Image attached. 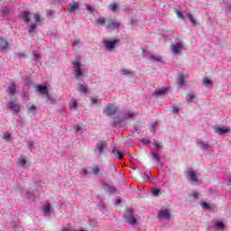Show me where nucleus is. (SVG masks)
Segmentation results:
<instances>
[{"instance_id": "1", "label": "nucleus", "mask_w": 231, "mask_h": 231, "mask_svg": "<svg viewBox=\"0 0 231 231\" xmlns=\"http://www.w3.org/2000/svg\"><path fill=\"white\" fill-rule=\"evenodd\" d=\"M96 24L97 26H105L107 30H118L120 28V22L116 21V19L113 17H101L96 20Z\"/></svg>"}, {"instance_id": "2", "label": "nucleus", "mask_w": 231, "mask_h": 231, "mask_svg": "<svg viewBox=\"0 0 231 231\" xmlns=\"http://www.w3.org/2000/svg\"><path fill=\"white\" fill-rule=\"evenodd\" d=\"M124 217H125L126 223H129V225H134V223H136V218L134 217V215L133 214V209H126L125 211Z\"/></svg>"}, {"instance_id": "3", "label": "nucleus", "mask_w": 231, "mask_h": 231, "mask_svg": "<svg viewBox=\"0 0 231 231\" xmlns=\"http://www.w3.org/2000/svg\"><path fill=\"white\" fill-rule=\"evenodd\" d=\"M118 108L114 105H107L104 110V113L106 114L107 116H113V115H116Z\"/></svg>"}, {"instance_id": "4", "label": "nucleus", "mask_w": 231, "mask_h": 231, "mask_svg": "<svg viewBox=\"0 0 231 231\" xmlns=\"http://www.w3.org/2000/svg\"><path fill=\"white\" fill-rule=\"evenodd\" d=\"M103 42L106 50H114V48H116V46H118V40H113V41L104 40Z\"/></svg>"}, {"instance_id": "5", "label": "nucleus", "mask_w": 231, "mask_h": 231, "mask_svg": "<svg viewBox=\"0 0 231 231\" xmlns=\"http://www.w3.org/2000/svg\"><path fill=\"white\" fill-rule=\"evenodd\" d=\"M80 9V5L79 2L73 1L71 4H69L67 5V10L69 12V14H73V12H77Z\"/></svg>"}, {"instance_id": "6", "label": "nucleus", "mask_w": 231, "mask_h": 231, "mask_svg": "<svg viewBox=\"0 0 231 231\" xmlns=\"http://www.w3.org/2000/svg\"><path fill=\"white\" fill-rule=\"evenodd\" d=\"M183 50V43L177 42L171 45V51L174 55H178V53H181Z\"/></svg>"}, {"instance_id": "7", "label": "nucleus", "mask_w": 231, "mask_h": 231, "mask_svg": "<svg viewBox=\"0 0 231 231\" xmlns=\"http://www.w3.org/2000/svg\"><path fill=\"white\" fill-rule=\"evenodd\" d=\"M159 219H171V211L169 209L160 210L157 214Z\"/></svg>"}, {"instance_id": "8", "label": "nucleus", "mask_w": 231, "mask_h": 231, "mask_svg": "<svg viewBox=\"0 0 231 231\" xmlns=\"http://www.w3.org/2000/svg\"><path fill=\"white\" fill-rule=\"evenodd\" d=\"M30 15H31V13L29 11H23L18 16L20 17V19H23L25 24H30Z\"/></svg>"}, {"instance_id": "9", "label": "nucleus", "mask_w": 231, "mask_h": 231, "mask_svg": "<svg viewBox=\"0 0 231 231\" xmlns=\"http://www.w3.org/2000/svg\"><path fill=\"white\" fill-rule=\"evenodd\" d=\"M97 149L100 154H103L105 151H107V144L105 141H99L97 143Z\"/></svg>"}, {"instance_id": "10", "label": "nucleus", "mask_w": 231, "mask_h": 231, "mask_svg": "<svg viewBox=\"0 0 231 231\" xmlns=\"http://www.w3.org/2000/svg\"><path fill=\"white\" fill-rule=\"evenodd\" d=\"M8 50V41L5 40V38L0 37V51L5 52Z\"/></svg>"}, {"instance_id": "11", "label": "nucleus", "mask_w": 231, "mask_h": 231, "mask_svg": "<svg viewBox=\"0 0 231 231\" xmlns=\"http://www.w3.org/2000/svg\"><path fill=\"white\" fill-rule=\"evenodd\" d=\"M215 132L217 133V134H220V136H222L223 134H226L228 133H230V128L228 127H223V126H218Z\"/></svg>"}, {"instance_id": "12", "label": "nucleus", "mask_w": 231, "mask_h": 231, "mask_svg": "<svg viewBox=\"0 0 231 231\" xmlns=\"http://www.w3.org/2000/svg\"><path fill=\"white\" fill-rule=\"evenodd\" d=\"M36 91L40 93V95H48V87H46V85H38L36 86Z\"/></svg>"}, {"instance_id": "13", "label": "nucleus", "mask_w": 231, "mask_h": 231, "mask_svg": "<svg viewBox=\"0 0 231 231\" xmlns=\"http://www.w3.org/2000/svg\"><path fill=\"white\" fill-rule=\"evenodd\" d=\"M90 174H93V176H102V171H100V167L96 165L90 168Z\"/></svg>"}, {"instance_id": "14", "label": "nucleus", "mask_w": 231, "mask_h": 231, "mask_svg": "<svg viewBox=\"0 0 231 231\" xmlns=\"http://www.w3.org/2000/svg\"><path fill=\"white\" fill-rule=\"evenodd\" d=\"M137 180L139 183H145L149 180V174L147 173H141L137 176Z\"/></svg>"}, {"instance_id": "15", "label": "nucleus", "mask_w": 231, "mask_h": 231, "mask_svg": "<svg viewBox=\"0 0 231 231\" xmlns=\"http://www.w3.org/2000/svg\"><path fill=\"white\" fill-rule=\"evenodd\" d=\"M9 108L11 111H14V113H19V111H21V106L14 102L9 103Z\"/></svg>"}, {"instance_id": "16", "label": "nucleus", "mask_w": 231, "mask_h": 231, "mask_svg": "<svg viewBox=\"0 0 231 231\" xmlns=\"http://www.w3.org/2000/svg\"><path fill=\"white\" fill-rule=\"evenodd\" d=\"M188 174H189V180L191 181H194L195 183H198L199 181V180L198 179V175H196V172H194L192 171H189Z\"/></svg>"}, {"instance_id": "17", "label": "nucleus", "mask_w": 231, "mask_h": 231, "mask_svg": "<svg viewBox=\"0 0 231 231\" xmlns=\"http://www.w3.org/2000/svg\"><path fill=\"white\" fill-rule=\"evenodd\" d=\"M33 19L37 24H39V23H42V21H45V18L41 17V14L37 13L33 14Z\"/></svg>"}, {"instance_id": "18", "label": "nucleus", "mask_w": 231, "mask_h": 231, "mask_svg": "<svg viewBox=\"0 0 231 231\" xmlns=\"http://www.w3.org/2000/svg\"><path fill=\"white\" fill-rule=\"evenodd\" d=\"M16 88L17 87L15 86V83H11V85L9 86V94L11 95V97H14V95H15Z\"/></svg>"}, {"instance_id": "19", "label": "nucleus", "mask_w": 231, "mask_h": 231, "mask_svg": "<svg viewBox=\"0 0 231 231\" xmlns=\"http://www.w3.org/2000/svg\"><path fill=\"white\" fill-rule=\"evenodd\" d=\"M199 198V195L198 194V192H193L190 195H189V199L190 201H198Z\"/></svg>"}, {"instance_id": "20", "label": "nucleus", "mask_w": 231, "mask_h": 231, "mask_svg": "<svg viewBox=\"0 0 231 231\" xmlns=\"http://www.w3.org/2000/svg\"><path fill=\"white\" fill-rule=\"evenodd\" d=\"M109 9L112 12H116V10L120 9V5L117 3H113L109 5Z\"/></svg>"}, {"instance_id": "21", "label": "nucleus", "mask_w": 231, "mask_h": 231, "mask_svg": "<svg viewBox=\"0 0 231 231\" xmlns=\"http://www.w3.org/2000/svg\"><path fill=\"white\" fill-rule=\"evenodd\" d=\"M165 93H167V88H160V89L155 91V95L157 97H160L162 95H165Z\"/></svg>"}, {"instance_id": "22", "label": "nucleus", "mask_w": 231, "mask_h": 231, "mask_svg": "<svg viewBox=\"0 0 231 231\" xmlns=\"http://www.w3.org/2000/svg\"><path fill=\"white\" fill-rule=\"evenodd\" d=\"M77 106H78L77 99H72L71 102L69 103V109L71 110L77 109Z\"/></svg>"}, {"instance_id": "23", "label": "nucleus", "mask_w": 231, "mask_h": 231, "mask_svg": "<svg viewBox=\"0 0 231 231\" xmlns=\"http://www.w3.org/2000/svg\"><path fill=\"white\" fill-rule=\"evenodd\" d=\"M202 84L204 86H206L207 88H208V86H210L212 84V80H210L208 78H204L202 79Z\"/></svg>"}, {"instance_id": "24", "label": "nucleus", "mask_w": 231, "mask_h": 231, "mask_svg": "<svg viewBox=\"0 0 231 231\" xmlns=\"http://www.w3.org/2000/svg\"><path fill=\"white\" fill-rule=\"evenodd\" d=\"M216 226L218 230H224L225 229V224L222 221H217Z\"/></svg>"}, {"instance_id": "25", "label": "nucleus", "mask_w": 231, "mask_h": 231, "mask_svg": "<svg viewBox=\"0 0 231 231\" xmlns=\"http://www.w3.org/2000/svg\"><path fill=\"white\" fill-rule=\"evenodd\" d=\"M150 59H151L152 60H153V62H162V59L161 56H155V55H152V56L150 57Z\"/></svg>"}, {"instance_id": "26", "label": "nucleus", "mask_w": 231, "mask_h": 231, "mask_svg": "<svg viewBox=\"0 0 231 231\" xmlns=\"http://www.w3.org/2000/svg\"><path fill=\"white\" fill-rule=\"evenodd\" d=\"M4 140H6V142H10L12 140V134L10 132H5L3 136Z\"/></svg>"}, {"instance_id": "27", "label": "nucleus", "mask_w": 231, "mask_h": 231, "mask_svg": "<svg viewBox=\"0 0 231 231\" xmlns=\"http://www.w3.org/2000/svg\"><path fill=\"white\" fill-rule=\"evenodd\" d=\"M196 98V96H194L191 93L187 94V101L188 102H194V99Z\"/></svg>"}, {"instance_id": "28", "label": "nucleus", "mask_w": 231, "mask_h": 231, "mask_svg": "<svg viewBox=\"0 0 231 231\" xmlns=\"http://www.w3.org/2000/svg\"><path fill=\"white\" fill-rule=\"evenodd\" d=\"M121 73H122V75H132V73H134V71L129 69H123L121 70Z\"/></svg>"}, {"instance_id": "29", "label": "nucleus", "mask_w": 231, "mask_h": 231, "mask_svg": "<svg viewBox=\"0 0 231 231\" xmlns=\"http://www.w3.org/2000/svg\"><path fill=\"white\" fill-rule=\"evenodd\" d=\"M36 28H37V23H31V27L29 28V33H33Z\"/></svg>"}, {"instance_id": "30", "label": "nucleus", "mask_w": 231, "mask_h": 231, "mask_svg": "<svg viewBox=\"0 0 231 231\" xmlns=\"http://www.w3.org/2000/svg\"><path fill=\"white\" fill-rule=\"evenodd\" d=\"M28 111H37V106L32 103L27 105Z\"/></svg>"}, {"instance_id": "31", "label": "nucleus", "mask_w": 231, "mask_h": 231, "mask_svg": "<svg viewBox=\"0 0 231 231\" xmlns=\"http://www.w3.org/2000/svg\"><path fill=\"white\" fill-rule=\"evenodd\" d=\"M79 91L80 93H84L86 95V93H88V87L86 85H80Z\"/></svg>"}, {"instance_id": "32", "label": "nucleus", "mask_w": 231, "mask_h": 231, "mask_svg": "<svg viewBox=\"0 0 231 231\" xmlns=\"http://www.w3.org/2000/svg\"><path fill=\"white\" fill-rule=\"evenodd\" d=\"M187 17L190 21L191 24H193V26H196V19L192 17V14H187Z\"/></svg>"}, {"instance_id": "33", "label": "nucleus", "mask_w": 231, "mask_h": 231, "mask_svg": "<svg viewBox=\"0 0 231 231\" xmlns=\"http://www.w3.org/2000/svg\"><path fill=\"white\" fill-rule=\"evenodd\" d=\"M160 192H162V189H158V188H154L152 190V196H160Z\"/></svg>"}, {"instance_id": "34", "label": "nucleus", "mask_w": 231, "mask_h": 231, "mask_svg": "<svg viewBox=\"0 0 231 231\" xmlns=\"http://www.w3.org/2000/svg\"><path fill=\"white\" fill-rule=\"evenodd\" d=\"M18 163L19 165H21V167H24V165H26V159H24L23 157H21L18 160Z\"/></svg>"}, {"instance_id": "35", "label": "nucleus", "mask_w": 231, "mask_h": 231, "mask_svg": "<svg viewBox=\"0 0 231 231\" xmlns=\"http://www.w3.org/2000/svg\"><path fill=\"white\" fill-rule=\"evenodd\" d=\"M75 75H76V79H79V77H81L82 75V69L81 68H78L75 71Z\"/></svg>"}, {"instance_id": "36", "label": "nucleus", "mask_w": 231, "mask_h": 231, "mask_svg": "<svg viewBox=\"0 0 231 231\" xmlns=\"http://www.w3.org/2000/svg\"><path fill=\"white\" fill-rule=\"evenodd\" d=\"M152 156L153 160H155L156 162H161V158H160V155H158V153L152 152Z\"/></svg>"}, {"instance_id": "37", "label": "nucleus", "mask_w": 231, "mask_h": 231, "mask_svg": "<svg viewBox=\"0 0 231 231\" xmlns=\"http://www.w3.org/2000/svg\"><path fill=\"white\" fill-rule=\"evenodd\" d=\"M103 185H104L105 187H107V189H108L109 190H112L113 192H116V188H115V187L109 185L108 183H106V182H105Z\"/></svg>"}, {"instance_id": "38", "label": "nucleus", "mask_w": 231, "mask_h": 231, "mask_svg": "<svg viewBox=\"0 0 231 231\" xmlns=\"http://www.w3.org/2000/svg\"><path fill=\"white\" fill-rule=\"evenodd\" d=\"M179 84L180 86H183L185 84V76L179 77Z\"/></svg>"}, {"instance_id": "39", "label": "nucleus", "mask_w": 231, "mask_h": 231, "mask_svg": "<svg viewBox=\"0 0 231 231\" xmlns=\"http://www.w3.org/2000/svg\"><path fill=\"white\" fill-rule=\"evenodd\" d=\"M72 64H73L74 68H77V69L80 68V60H77L73 61Z\"/></svg>"}, {"instance_id": "40", "label": "nucleus", "mask_w": 231, "mask_h": 231, "mask_svg": "<svg viewBox=\"0 0 231 231\" xmlns=\"http://www.w3.org/2000/svg\"><path fill=\"white\" fill-rule=\"evenodd\" d=\"M2 14L5 15V16H7L10 14V11L8 10V8L5 7L2 9Z\"/></svg>"}, {"instance_id": "41", "label": "nucleus", "mask_w": 231, "mask_h": 231, "mask_svg": "<svg viewBox=\"0 0 231 231\" xmlns=\"http://www.w3.org/2000/svg\"><path fill=\"white\" fill-rule=\"evenodd\" d=\"M201 207L203 208H206L207 210H210V205H208V203H207V202H202Z\"/></svg>"}, {"instance_id": "42", "label": "nucleus", "mask_w": 231, "mask_h": 231, "mask_svg": "<svg viewBox=\"0 0 231 231\" xmlns=\"http://www.w3.org/2000/svg\"><path fill=\"white\" fill-rule=\"evenodd\" d=\"M86 8L89 14H93V12H95V8L91 5H87Z\"/></svg>"}, {"instance_id": "43", "label": "nucleus", "mask_w": 231, "mask_h": 231, "mask_svg": "<svg viewBox=\"0 0 231 231\" xmlns=\"http://www.w3.org/2000/svg\"><path fill=\"white\" fill-rule=\"evenodd\" d=\"M125 116H127L128 118H133V116H134V112H133V111H128V112L125 114Z\"/></svg>"}, {"instance_id": "44", "label": "nucleus", "mask_w": 231, "mask_h": 231, "mask_svg": "<svg viewBox=\"0 0 231 231\" xmlns=\"http://www.w3.org/2000/svg\"><path fill=\"white\" fill-rule=\"evenodd\" d=\"M199 145H201V147H203V149H207V148L210 147V145L208 143H205L203 142H200Z\"/></svg>"}, {"instance_id": "45", "label": "nucleus", "mask_w": 231, "mask_h": 231, "mask_svg": "<svg viewBox=\"0 0 231 231\" xmlns=\"http://www.w3.org/2000/svg\"><path fill=\"white\" fill-rule=\"evenodd\" d=\"M142 143H144V145H149L151 143V141L148 139H141Z\"/></svg>"}, {"instance_id": "46", "label": "nucleus", "mask_w": 231, "mask_h": 231, "mask_svg": "<svg viewBox=\"0 0 231 231\" xmlns=\"http://www.w3.org/2000/svg\"><path fill=\"white\" fill-rule=\"evenodd\" d=\"M116 152H117L118 158H119L120 160H124V153H122V152H120V151H117Z\"/></svg>"}, {"instance_id": "47", "label": "nucleus", "mask_w": 231, "mask_h": 231, "mask_svg": "<svg viewBox=\"0 0 231 231\" xmlns=\"http://www.w3.org/2000/svg\"><path fill=\"white\" fill-rule=\"evenodd\" d=\"M177 15L180 19H184L183 14H181V12L177 11Z\"/></svg>"}, {"instance_id": "48", "label": "nucleus", "mask_w": 231, "mask_h": 231, "mask_svg": "<svg viewBox=\"0 0 231 231\" xmlns=\"http://www.w3.org/2000/svg\"><path fill=\"white\" fill-rule=\"evenodd\" d=\"M33 57L35 59V60H39V59H41V55L38 53H35V52L33 53Z\"/></svg>"}, {"instance_id": "49", "label": "nucleus", "mask_w": 231, "mask_h": 231, "mask_svg": "<svg viewBox=\"0 0 231 231\" xmlns=\"http://www.w3.org/2000/svg\"><path fill=\"white\" fill-rule=\"evenodd\" d=\"M81 172H82L83 176H88V174H89V172L86 169L81 170Z\"/></svg>"}, {"instance_id": "50", "label": "nucleus", "mask_w": 231, "mask_h": 231, "mask_svg": "<svg viewBox=\"0 0 231 231\" xmlns=\"http://www.w3.org/2000/svg\"><path fill=\"white\" fill-rule=\"evenodd\" d=\"M180 109L178 108V106H173L172 107V112L173 113H179Z\"/></svg>"}, {"instance_id": "51", "label": "nucleus", "mask_w": 231, "mask_h": 231, "mask_svg": "<svg viewBox=\"0 0 231 231\" xmlns=\"http://www.w3.org/2000/svg\"><path fill=\"white\" fill-rule=\"evenodd\" d=\"M90 100H91L92 104H97L98 99H97V97H91Z\"/></svg>"}, {"instance_id": "52", "label": "nucleus", "mask_w": 231, "mask_h": 231, "mask_svg": "<svg viewBox=\"0 0 231 231\" xmlns=\"http://www.w3.org/2000/svg\"><path fill=\"white\" fill-rule=\"evenodd\" d=\"M153 145L156 147V149H160V144H158L156 141L153 142Z\"/></svg>"}, {"instance_id": "53", "label": "nucleus", "mask_w": 231, "mask_h": 231, "mask_svg": "<svg viewBox=\"0 0 231 231\" xmlns=\"http://www.w3.org/2000/svg\"><path fill=\"white\" fill-rule=\"evenodd\" d=\"M51 210V208L50 206L45 207V212H50Z\"/></svg>"}, {"instance_id": "54", "label": "nucleus", "mask_w": 231, "mask_h": 231, "mask_svg": "<svg viewBox=\"0 0 231 231\" xmlns=\"http://www.w3.org/2000/svg\"><path fill=\"white\" fill-rule=\"evenodd\" d=\"M28 147H29V149H32V147H33V143H29Z\"/></svg>"}, {"instance_id": "55", "label": "nucleus", "mask_w": 231, "mask_h": 231, "mask_svg": "<svg viewBox=\"0 0 231 231\" xmlns=\"http://www.w3.org/2000/svg\"><path fill=\"white\" fill-rule=\"evenodd\" d=\"M116 152V150H112V153L115 154Z\"/></svg>"}, {"instance_id": "56", "label": "nucleus", "mask_w": 231, "mask_h": 231, "mask_svg": "<svg viewBox=\"0 0 231 231\" xmlns=\"http://www.w3.org/2000/svg\"><path fill=\"white\" fill-rule=\"evenodd\" d=\"M115 171L116 172V166L114 167Z\"/></svg>"}, {"instance_id": "57", "label": "nucleus", "mask_w": 231, "mask_h": 231, "mask_svg": "<svg viewBox=\"0 0 231 231\" xmlns=\"http://www.w3.org/2000/svg\"><path fill=\"white\" fill-rule=\"evenodd\" d=\"M143 53H145V50H143Z\"/></svg>"}]
</instances>
